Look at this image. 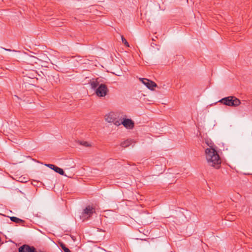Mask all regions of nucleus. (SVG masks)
Here are the masks:
<instances>
[{
    "label": "nucleus",
    "instance_id": "f3484780",
    "mask_svg": "<svg viewBox=\"0 0 252 252\" xmlns=\"http://www.w3.org/2000/svg\"><path fill=\"white\" fill-rule=\"evenodd\" d=\"M113 123L115 125L117 126H119L122 124V121H120L119 120H113Z\"/></svg>",
    "mask_w": 252,
    "mask_h": 252
},
{
    "label": "nucleus",
    "instance_id": "7ed1b4c3",
    "mask_svg": "<svg viewBox=\"0 0 252 252\" xmlns=\"http://www.w3.org/2000/svg\"><path fill=\"white\" fill-rule=\"evenodd\" d=\"M108 92L109 90L107 86L101 83L100 86L95 89V93L98 97H104L107 95Z\"/></svg>",
    "mask_w": 252,
    "mask_h": 252
},
{
    "label": "nucleus",
    "instance_id": "39448f33",
    "mask_svg": "<svg viewBox=\"0 0 252 252\" xmlns=\"http://www.w3.org/2000/svg\"><path fill=\"white\" fill-rule=\"evenodd\" d=\"M139 79L149 89L154 90V88L157 86L156 83L149 79L146 78H140Z\"/></svg>",
    "mask_w": 252,
    "mask_h": 252
},
{
    "label": "nucleus",
    "instance_id": "2eb2a0df",
    "mask_svg": "<svg viewBox=\"0 0 252 252\" xmlns=\"http://www.w3.org/2000/svg\"><path fill=\"white\" fill-rule=\"evenodd\" d=\"M80 144L86 147H90L92 146L91 144L87 141H82L80 142Z\"/></svg>",
    "mask_w": 252,
    "mask_h": 252
},
{
    "label": "nucleus",
    "instance_id": "b1692460",
    "mask_svg": "<svg viewBox=\"0 0 252 252\" xmlns=\"http://www.w3.org/2000/svg\"><path fill=\"white\" fill-rule=\"evenodd\" d=\"M227 218L228 220L230 219V218H229V216H227Z\"/></svg>",
    "mask_w": 252,
    "mask_h": 252
},
{
    "label": "nucleus",
    "instance_id": "f03ea898",
    "mask_svg": "<svg viewBox=\"0 0 252 252\" xmlns=\"http://www.w3.org/2000/svg\"><path fill=\"white\" fill-rule=\"evenodd\" d=\"M219 102L228 106L237 107L240 105L241 101L234 96H229L221 99Z\"/></svg>",
    "mask_w": 252,
    "mask_h": 252
},
{
    "label": "nucleus",
    "instance_id": "0eeeda50",
    "mask_svg": "<svg viewBox=\"0 0 252 252\" xmlns=\"http://www.w3.org/2000/svg\"><path fill=\"white\" fill-rule=\"evenodd\" d=\"M94 212V208L91 206H88L83 210V215H84V217L88 216V217H90Z\"/></svg>",
    "mask_w": 252,
    "mask_h": 252
},
{
    "label": "nucleus",
    "instance_id": "9b49d317",
    "mask_svg": "<svg viewBox=\"0 0 252 252\" xmlns=\"http://www.w3.org/2000/svg\"><path fill=\"white\" fill-rule=\"evenodd\" d=\"M132 143H135L132 139H127L121 143V146L123 148H126L130 145Z\"/></svg>",
    "mask_w": 252,
    "mask_h": 252
},
{
    "label": "nucleus",
    "instance_id": "4be33fe9",
    "mask_svg": "<svg viewBox=\"0 0 252 252\" xmlns=\"http://www.w3.org/2000/svg\"><path fill=\"white\" fill-rule=\"evenodd\" d=\"M3 49L6 50V51H11V50L10 49H5L4 48H2Z\"/></svg>",
    "mask_w": 252,
    "mask_h": 252
},
{
    "label": "nucleus",
    "instance_id": "f257e3e1",
    "mask_svg": "<svg viewBox=\"0 0 252 252\" xmlns=\"http://www.w3.org/2000/svg\"><path fill=\"white\" fill-rule=\"evenodd\" d=\"M206 159L208 165L216 169L220 167L221 161L216 149H206L205 150Z\"/></svg>",
    "mask_w": 252,
    "mask_h": 252
},
{
    "label": "nucleus",
    "instance_id": "1a4fd4ad",
    "mask_svg": "<svg viewBox=\"0 0 252 252\" xmlns=\"http://www.w3.org/2000/svg\"><path fill=\"white\" fill-rule=\"evenodd\" d=\"M37 78H29V81L23 80V85L25 88H27L28 86L34 85L35 83L36 82Z\"/></svg>",
    "mask_w": 252,
    "mask_h": 252
},
{
    "label": "nucleus",
    "instance_id": "412c9836",
    "mask_svg": "<svg viewBox=\"0 0 252 252\" xmlns=\"http://www.w3.org/2000/svg\"><path fill=\"white\" fill-rule=\"evenodd\" d=\"M157 38H158V37L157 36H155V38H152V40L153 41H156V39H157Z\"/></svg>",
    "mask_w": 252,
    "mask_h": 252
},
{
    "label": "nucleus",
    "instance_id": "6e6552de",
    "mask_svg": "<svg viewBox=\"0 0 252 252\" xmlns=\"http://www.w3.org/2000/svg\"><path fill=\"white\" fill-rule=\"evenodd\" d=\"M101 80L98 78L96 79H93L90 81V84L92 88L93 89H96L101 84Z\"/></svg>",
    "mask_w": 252,
    "mask_h": 252
},
{
    "label": "nucleus",
    "instance_id": "dca6fc26",
    "mask_svg": "<svg viewBox=\"0 0 252 252\" xmlns=\"http://www.w3.org/2000/svg\"><path fill=\"white\" fill-rule=\"evenodd\" d=\"M121 39H122V42L127 47H129V44L127 42V41H126V40L125 38V37H124L123 35H122L121 36Z\"/></svg>",
    "mask_w": 252,
    "mask_h": 252
},
{
    "label": "nucleus",
    "instance_id": "423d86ee",
    "mask_svg": "<svg viewBox=\"0 0 252 252\" xmlns=\"http://www.w3.org/2000/svg\"><path fill=\"white\" fill-rule=\"evenodd\" d=\"M122 124L127 129H132L134 126V122L129 119H124Z\"/></svg>",
    "mask_w": 252,
    "mask_h": 252
},
{
    "label": "nucleus",
    "instance_id": "ddd939ff",
    "mask_svg": "<svg viewBox=\"0 0 252 252\" xmlns=\"http://www.w3.org/2000/svg\"><path fill=\"white\" fill-rule=\"evenodd\" d=\"M206 144L209 147L208 149H216L214 144L209 140H205Z\"/></svg>",
    "mask_w": 252,
    "mask_h": 252
},
{
    "label": "nucleus",
    "instance_id": "20e7f679",
    "mask_svg": "<svg viewBox=\"0 0 252 252\" xmlns=\"http://www.w3.org/2000/svg\"><path fill=\"white\" fill-rule=\"evenodd\" d=\"M23 73L24 74L23 80L29 81V78H37V73L35 70L26 69Z\"/></svg>",
    "mask_w": 252,
    "mask_h": 252
},
{
    "label": "nucleus",
    "instance_id": "393cba45",
    "mask_svg": "<svg viewBox=\"0 0 252 252\" xmlns=\"http://www.w3.org/2000/svg\"><path fill=\"white\" fill-rule=\"evenodd\" d=\"M231 219H232V220H234L235 218H232V217H231Z\"/></svg>",
    "mask_w": 252,
    "mask_h": 252
},
{
    "label": "nucleus",
    "instance_id": "aec40b11",
    "mask_svg": "<svg viewBox=\"0 0 252 252\" xmlns=\"http://www.w3.org/2000/svg\"><path fill=\"white\" fill-rule=\"evenodd\" d=\"M64 252H71L67 248L66 249H64L63 251Z\"/></svg>",
    "mask_w": 252,
    "mask_h": 252
},
{
    "label": "nucleus",
    "instance_id": "6ab92c4d",
    "mask_svg": "<svg viewBox=\"0 0 252 252\" xmlns=\"http://www.w3.org/2000/svg\"><path fill=\"white\" fill-rule=\"evenodd\" d=\"M18 181L21 182H26V181L25 180V178H22V177H19Z\"/></svg>",
    "mask_w": 252,
    "mask_h": 252
},
{
    "label": "nucleus",
    "instance_id": "5701e85b",
    "mask_svg": "<svg viewBox=\"0 0 252 252\" xmlns=\"http://www.w3.org/2000/svg\"><path fill=\"white\" fill-rule=\"evenodd\" d=\"M155 45H156V44H155V43H152L151 44V46H152V47H154V46H155Z\"/></svg>",
    "mask_w": 252,
    "mask_h": 252
},
{
    "label": "nucleus",
    "instance_id": "a878e982",
    "mask_svg": "<svg viewBox=\"0 0 252 252\" xmlns=\"http://www.w3.org/2000/svg\"><path fill=\"white\" fill-rule=\"evenodd\" d=\"M231 219H232V220H234L235 218H232V217H231Z\"/></svg>",
    "mask_w": 252,
    "mask_h": 252
},
{
    "label": "nucleus",
    "instance_id": "a211bd4d",
    "mask_svg": "<svg viewBox=\"0 0 252 252\" xmlns=\"http://www.w3.org/2000/svg\"><path fill=\"white\" fill-rule=\"evenodd\" d=\"M60 246L62 248V249L64 251V249H66L67 248L65 247V245L63 243H60Z\"/></svg>",
    "mask_w": 252,
    "mask_h": 252
},
{
    "label": "nucleus",
    "instance_id": "9d476101",
    "mask_svg": "<svg viewBox=\"0 0 252 252\" xmlns=\"http://www.w3.org/2000/svg\"><path fill=\"white\" fill-rule=\"evenodd\" d=\"M48 167L53 169L55 172L59 173L62 175H63L64 174V171L62 168H60L53 164H48Z\"/></svg>",
    "mask_w": 252,
    "mask_h": 252
},
{
    "label": "nucleus",
    "instance_id": "4468645a",
    "mask_svg": "<svg viewBox=\"0 0 252 252\" xmlns=\"http://www.w3.org/2000/svg\"><path fill=\"white\" fill-rule=\"evenodd\" d=\"M111 116H112V115L111 114H109V115L105 116V120L108 123L113 122L114 120Z\"/></svg>",
    "mask_w": 252,
    "mask_h": 252
},
{
    "label": "nucleus",
    "instance_id": "f8f14e48",
    "mask_svg": "<svg viewBox=\"0 0 252 252\" xmlns=\"http://www.w3.org/2000/svg\"><path fill=\"white\" fill-rule=\"evenodd\" d=\"M10 219L11 221L17 223L24 222L23 220L15 217H11Z\"/></svg>",
    "mask_w": 252,
    "mask_h": 252
}]
</instances>
